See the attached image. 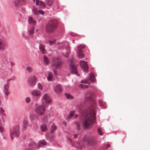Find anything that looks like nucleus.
Segmentation results:
<instances>
[{"label":"nucleus","mask_w":150,"mask_h":150,"mask_svg":"<svg viewBox=\"0 0 150 150\" xmlns=\"http://www.w3.org/2000/svg\"><path fill=\"white\" fill-rule=\"evenodd\" d=\"M96 109V105L94 103L83 112V115L85 119L83 125L85 128H91L93 124L95 122V115Z\"/></svg>","instance_id":"obj_1"},{"label":"nucleus","mask_w":150,"mask_h":150,"mask_svg":"<svg viewBox=\"0 0 150 150\" xmlns=\"http://www.w3.org/2000/svg\"><path fill=\"white\" fill-rule=\"evenodd\" d=\"M57 23L54 20L51 19L47 24L46 28V31L48 33L54 31L56 29Z\"/></svg>","instance_id":"obj_2"},{"label":"nucleus","mask_w":150,"mask_h":150,"mask_svg":"<svg viewBox=\"0 0 150 150\" xmlns=\"http://www.w3.org/2000/svg\"><path fill=\"white\" fill-rule=\"evenodd\" d=\"M63 63L61 58L59 57H54L52 58L51 63L52 66H54L56 68H60Z\"/></svg>","instance_id":"obj_3"},{"label":"nucleus","mask_w":150,"mask_h":150,"mask_svg":"<svg viewBox=\"0 0 150 150\" xmlns=\"http://www.w3.org/2000/svg\"><path fill=\"white\" fill-rule=\"evenodd\" d=\"M10 132L11 139L12 141L13 140L14 137H18L19 136L18 128V127L10 129Z\"/></svg>","instance_id":"obj_4"},{"label":"nucleus","mask_w":150,"mask_h":150,"mask_svg":"<svg viewBox=\"0 0 150 150\" xmlns=\"http://www.w3.org/2000/svg\"><path fill=\"white\" fill-rule=\"evenodd\" d=\"M15 79V77H13L8 79L7 80L6 83L4 85L3 91L6 96H8L10 93V92L8 91L9 87V81L11 80H14Z\"/></svg>","instance_id":"obj_5"},{"label":"nucleus","mask_w":150,"mask_h":150,"mask_svg":"<svg viewBox=\"0 0 150 150\" xmlns=\"http://www.w3.org/2000/svg\"><path fill=\"white\" fill-rule=\"evenodd\" d=\"M46 107V106H43L42 104L41 105H39L36 107L35 111L37 115H41L45 112V108Z\"/></svg>","instance_id":"obj_6"},{"label":"nucleus","mask_w":150,"mask_h":150,"mask_svg":"<svg viewBox=\"0 0 150 150\" xmlns=\"http://www.w3.org/2000/svg\"><path fill=\"white\" fill-rule=\"evenodd\" d=\"M42 104L44 106H47V103L51 102L50 98L47 93H45L42 98Z\"/></svg>","instance_id":"obj_7"},{"label":"nucleus","mask_w":150,"mask_h":150,"mask_svg":"<svg viewBox=\"0 0 150 150\" xmlns=\"http://www.w3.org/2000/svg\"><path fill=\"white\" fill-rule=\"evenodd\" d=\"M83 142L89 145L95 144L96 143V141L93 137H89L87 136H85L84 137Z\"/></svg>","instance_id":"obj_8"},{"label":"nucleus","mask_w":150,"mask_h":150,"mask_svg":"<svg viewBox=\"0 0 150 150\" xmlns=\"http://www.w3.org/2000/svg\"><path fill=\"white\" fill-rule=\"evenodd\" d=\"M31 95L35 100H38L40 98L41 95V92L40 91L38 90H33L32 91Z\"/></svg>","instance_id":"obj_9"},{"label":"nucleus","mask_w":150,"mask_h":150,"mask_svg":"<svg viewBox=\"0 0 150 150\" xmlns=\"http://www.w3.org/2000/svg\"><path fill=\"white\" fill-rule=\"evenodd\" d=\"M96 81V79L94 75L91 73L89 74V77L87 80H82L81 82L85 83H89L91 82H94Z\"/></svg>","instance_id":"obj_10"},{"label":"nucleus","mask_w":150,"mask_h":150,"mask_svg":"<svg viewBox=\"0 0 150 150\" xmlns=\"http://www.w3.org/2000/svg\"><path fill=\"white\" fill-rule=\"evenodd\" d=\"M80 65L83 71L85 72L88 71V67L87 62L83 60H81L80 62Z\"/></svg>","instance_id":"obj_11"},{"label":"nucleus","mask_w":150,"mask_h":150,"mask_svg":"<svg viewBox=\"0 0 150 150\" xmlns=\"http://www.w3.org/2000/svg\"><path fill=\"white\" fill-rule=\"evenodd\" d=\"M70 66L71 67V73L72 74H75L77 76H79V74L77 73V67L78 64H70Z\"/></svg>","instance_id":"obj_12"},{"label":"nucleus","mask_w":150,"mask_h":150,"mask_svg":"<svg viewBox=\"0 0 150 150\" xmlns=\"http://www.w3.org/2000/svg\"><path fill=\"white\" fill-rule=\"evenodd\" d=\"M37 80V78L35 76H33L29 77L28 82L31 86H33L35 85Z\"/></svg>","instance_id":"obj_13"},{"label":"nucleus","mask_w":150,"mask_h":150,"mask_svg":"<svg viewBox=\"0 0 150 150\" xmlns=\"http://www.w3.org/2000/svg\"><path fill=\"white\" fill-rule=\"evenodd\" d=\"M64 42H65V44L67 45L66 46H65V45H64V47H65L66 53L65 54H64L63 53V54L64 57H67L69 56V54L70 53V48L69 46L68 42L66 41H64Z\"/></svg>","instance_id":"obj_14"},{"label":"nucleus","mask_w":150,"mask_h":150,"mask_svg":"<svg viewBox=\"0 0 150 150\" xmlns=\"http://www.w3.org/2000/svg\"><path fill=\"white\" fill-rule=\"evenodd\" d=\"M54 90L56 93H58L62 91V88L61 85L58 84L54 87Z\"/></svg>","instance_id":"obj_15"},{"label":"nucleus","mask_w":150,"mask_h":150,"mask_svg":"<svg viewBox=\"0 0 150 150\" xmlns=\"http://www.w3.org/2000/svg\"><path fill=\"white\" fill-rule=\"evenodd\" d=\"M6 45V42L3 40H0V51H4Z\"/></svg>","instance_id":"obj_16"},{"label":"nucleus","mask_w":150,"mask_h":150,"mask_svg":"<svg viewBox=\"0 0 150 150\" xmlns=\"http://www.w3.org/2000/svg\"><path fill=\"white\" fill-rule=\"evenodd\" d=\"M28 23L32 25H34L36 24V21L32 16H30L28 17Z\"/></svg>","instance_id":"obj_17"},{"label":"nucleus","mask_w":150,"mask_h":150,"mask_svg":"<svg viewBox=\"0 0 150 150\" xmlns=\"http://www.w3.org/2000/svg\"><path fill=\"white\" fill-rule=\"evenodd\" d=\"M39 48L40 52L42 54H45L46 53L45 49V46L41 43H40Z\"/></svg>","instance_id":"obj_18"},{"label":"nucleus","mask_w":150,"mask_h":150,"mask_svg":"<svg viewBox=\"0 0 150 150\" xmlns=\"http://www.w3.org/2000/svg\"><path fill=\"white\" fill-rule=\"evenodd\" d=\"M94 96V93L92 92L89 91L86 94V98L88 100H92L93 99Z\"/></svg>","instance_id":"obj_19"},{"label":"nucleus","mask_w":150,"mask_h":150,"mask_svg":"<svg viewBox=\"0 0 150 150\" xmlns=\"http://www.w3.org/2000/svg\"><path fill=\"white\" fill-rule=\"evenodd\" d=\"M77 55L78 58L80 59H81L85 56L84 54L83 53L82 51H76Z\"/></svg>","instance_id":"obj_20"},{"label":"nucleus","mask_w":150,"mask_h":150,"mask_svg":"<svg viewBox=\"0 0 150 150\" xmlns=\"http://www.w3.org/2000/svg\"><path fill=\"white\" fill-rule=\"evenodd\" d=\"M30 119L33 122H36L38 119L36 116L33 115H31L30 116Z\"/></svg>","instance_id":"obj_21"},{"label":"nucleus","mask_w":150,"mask_h":150,"mask_svg":"<svg viewBox=\"0 0 150 150\" xmlns=\"http://www.w3.org/2000/svg\"><path fill=\"white\" fill-rule=\"evenodd\" d=\"M36 5H39L44 7H45L46 6V4L44 2L39 0H36Z\"/></svg>","instance_id":"obj_22"},{"label":"nucleus","mask_w":150,"mask_h":150,"mask_svg":"<svg viewBox=\"0 0 150 150\" xmlns=\"http://www.w3.org/2000/svg\"><path fill=\"white\" fill-rule=\"evenodd\" d=\"M46 144V142L44 140H41L38 142V146L42 147Z\"/></svg>","instance_id":"obj_23"},{"label":"nucleus","mask_w":150,"mask_h":150,"mask_svg":"<svg viewBox=\"0 0 150 150\" xmlns=\"http://www.w3.org/2000/svg\"><path fill=\"white\" fill-rule=\"evenodd\" d=\"M34 29V28L33 26L28 28L27 30L28 34L30 35H32L33 33Z\"/></svg>","instance_id":"obj_24"},{"label":"nucleus","mask_w":150,"mask_h":150,"mask_svg":"<svg viewBox=\"0 0 150 150\" xmlns=\"http://www.w3.org/2000/svg\"><path fill=\"white\" fill-rule=\"evenodd\" d=\"M28 126V122L26 120H24L23 121V128L24 129H26Z\"/></svg>","instance_id":"obj_25"},{"label":"nucleus","mask_w":150,"mask_h":150,"mask_svg":"<svg viewBox=\"0 0 150 150\" xmlns=\"http://www.w3.org/2000/svg\"><path fill=\"white\" fill-rule=\"evenodd\" d=\"M53 74L52 73L49 72L48 73V76L47 77V80L50 81H51L52 80Z\"/></svg>","instance_id":"obj_26"},{"label":"nucleus","mask_w":150,"mask_h":150,"mask_svg":"<svg viewBox=\"0 0 150 150\" xmlns=\"http://www.w3.org/2000/svg\"><path fill=\"white\" fill-rule=\"evenodd\" d=\"M43 60L44 62L46 65H47L48 64L49 62V59L45 56H44Z\"/></svg>","instance_id":"obj_27"},{"label":"nucleus","mask_w":150,"mask_h":150,"mask_svg":"<svg viewBox=\"0 0 150 150\" xmlns=\"http://www.w3.org/2000/svg\"><path fill=\"white\" fill-rule=\"evenodd\" d=\"M57 129V127L56 125H55L54 123H53L51 126V127L50 128L51 130V133H53L54 131L56 130Z\"/></svg>","instance_id":"obj_28"},{"label":"nucleus","mask_w":150,"mask_h":150,"mask_svg":"<svg viewBox=\"0 0 150 150\" xmlns=\"http://www.w3.org/2000/svg\"><path fill=\"white\" fill-rule=\"evenodd\" d=\"M3 60L4 64H8L10 62V59L9 58L6 57H4L3 58Z\"/></svg>","instance_id":"obj_29"},{"label":"nucleus","mask_w":150,"mask_h":150,"mask_svg":"<svg viewBox=\"0 0 150 150\" xmlns=\"http://www.w3.org/2000/svg\"><path fill=\"white\" fill-rule=\"evenodd\" d=\"M26 69L28 72L29 73H31L33 71L32 68L28 66L26 67Z\"/></svg>","instance_id":"obj_30"},{"label":"nucleus","mask_w":150,"mask_h":150,"mask_svg":"<svg viewBox=\"0 0 150 150\" xmlns=\"http://www.w3.org/2000/svg\"><path fill=\"white\" fill-rule=\"evenodd\" d=\"M41 129L42 132L45 131L47 129V127L46 125L43 124L41 126Z\"/></svg>","instance_id":"obj_31"},{"label":"nucleus","mask_w":150,"mask_h":150,"mask_svg":"<svg viewBox=\"0 0 150 150\" xmlns=\"http://www.w3.org/2000/svg\"><path fill=\"white\" fill-rule=\"evenodd\" d=\"M85 47V46L84 44H81L79 45L77 48L78 49V51H82L81 50L82 49L84 48Z\"/></svg>","instance_id":"obj_32"},{"label":"nucleus","mask_w":150,"mask_h":150,"mask_svg":"<svg viewBox=\"0 0 150 150\" xmlns=\"http://www.w3.org/2000/svg\"><path fill=\"white\" fill-rule=\"evenodd\" d=\"M53 0H46V2L49 6H50L52 5Z\"/></svg>","instance_id":"obj_33"},{"label":"nucleus","mask_w":150,"mask_h":150,"mask_svg":"<svg viewBox=\"0 0 150 150\" xmlns=\"http://www.w3.org/2000/svg\"><path fill=\"white\" fill-rule=\"evenodd\" d=\"M32 11L33 14L37 15L38 13V11L36 8L33 7L32 9Z\"/></svg>","instance_id":"obj_34"},{"label":"nucleus","mask_w":150,"mask_h":150,"mask_svg":"<svg viewBox=\"0 0 150 150\" xmlns=\"http://www.w3.org/2000/svg\"><path fill=\"white\" fill-rule=\"evenodd\" d=\"M65 96L67 99H71L73 98V97L72 96L67 93H65Z\"/></svg>","instance_id":"obj_35"},{"label":"nucleus","mask_w":150,"mask_h":150,"mask_svg":"<svg viewBox=\"0 0 150 150\" xmlns=\"http://www.w3.org/2000/svg\"><path fill=\"white\" fill-rule=\"evenodd\" d=\"M75 112L74 110L71 111L70 112L69 115L68 116V118H70L71 117H72L74 113Z\"/></svg>","instance_id":"obj_36"},{"label":"nucleus","mask_w":150,"mask_h":150,"mask_svg":"<svg viewBox=\"0 0 150 150\" xmlns=\"http://www.w3.org/2000/svg\"><path fill=\"white\" fill-rule=\"evenodd\" d=\"M56 41V40L55 39L53 40L50 41H49V44L50 45H53L55 43Z\"/></svg>","instance_id":"obj_37"},{"label":"nucleus","mask_w":150,"mask_h":150,"mask_svg":"<svg viewBox=\"0 0 150 150\" xmlns=\"http://www.w3.org/2000/svg\"><path fill=\"white\" fill-rule=\"evenodd\" d=\"M49 139L50 141H53L54 139V136L53 135H52L50 136L49 137Z\"/></svg>","instance_id":"obj_38"},{"label":"nucleus","mask_w":150,"mask_h":150,"mask_svg":"<svg viewBox=\"0 0 150 150\" xmlns=\"http://www.w3.org/2000/svg\"><path fill=\"white\" fill-rule=\"evenodd\" d=\"M38 87L39 89L40 90H42L43 89V87L42 84L40 83H38Z\"/></svg>","instance_id":"obj_39"},{"label":"nucleus","mask_w":150,"mask_h":150,"mask_svg":"<svg viewBox=\"0 0 150 150\" xmlns=\"http://www.w3.org/2000/svg\"><path fill=\"white\" fill-rule=\"evenodd\" d=\"M76 129L78 130H80L81 129L80 124L78 122L76 123Z\"/></svg>","instance_id":"obj_40"},{"label":"nucleus","mask_w":150,"mask_h":150,"mask_svg":"<svg viewBox=\"0 0 150 150\" xmlns=\"http://www.w3.org/2000/svg\"><path fill=\"white\" fill-rule=\"evenodd\" d=\"M80 86L82 88H87L88 87V85L86 84H81Z\"/></svg>","instance_id":"obj_41"},{"label":"nucleus","mask_w":150,"mask_h":150,"mask_svg":"<svg viewBox=\"0 0 150 150\" xmlns=\"http://www.w3.org/2000/svg\"><path fill=\"white\" fill-rule=\"evenodd\" d=\"M30 100V99L29 97H27L25 98V101L27 103H29Z\"/></svg>","instance_id":"obj_42"},{"label":"nucleus","mask_w":150,"mask_h":150,"mask_svg":"<svg viewBox=\"0 0 150 150\" xmlns=\"http://www.w3.org/2000/svg\"><path fill=\"white\" fill-rule=\"evenodd\" d=\"M47 119L46 116H44V118H42V121L43 122H45L47 121Z\"/></svg>","instance_id":"obj_43"},{"label":"nucleus","mask_w":150,"mask_h":150,"mask_svg":"<svg viewBox=\"0 0 150 150\" xmlns=\"http://www.w3.org/2000/svg\"><path fill=\"white\" fill-rule=\"evenodd\" d=\"M70 61L71 64H74L75 62V60L73 58H72L70 60Z\"/></svg>","instance_id":"obj_44"},{"label":"nucleus","mask_w":150,"mask_h":150,"mask_svg":"<svg viewBox=\"0 0 150 150\" xmlns=\"http://www.w3.org/2000/svg\"><path fill=\"white\" fill-rule=\"evenodd\" d=\"M98 132L99 134L100 135H102L103 134V133L99 129H98Z\"/></svg>","instance_id":"obj_45"},{"label":"nucleus","mask_w":150,"mask_h":150,"mask_svg":"<svg viewBox=\"0 0 150 150\" xmlns=\"http://www.w3.org/2000/svg\"><path fill=\"white\" fill-rule=\"evenodd\" d=\"M39 13L41 15H43L44 13V12L42 10H40L38 11V13Z\"/></svg>","instance_id":"obj_46"},{"label":"nucleus","mask_w":150,"mask_h":150,"mask_svg":"<svg viewBox=\"0 0 150 150\" xmlns=\"http://www.w3.org/2000/svg\"><path fill=\"white\" fill-rule=\"evenodd\" d=\"M35 144L34 142H32L31 143H30L28 144V146L29 147H32Z\"/></svg>","instance_id":"obj_47"},{"label":"nucleus","mask_w":150,"mask_h":150,"mask_svg":"<svg viewBox=\"0 0 150 150\" xmlns=\"http://www.w3.org/2000/svg\"><path fill=\"white\" fill-rule=\"evenodd\" d=\"M18 2H16V1H14V5L16 7H18Z\"/></svg>","instance_id":"obj_48"},{"label":"nucleus","mask_w":150,"mask_h":150,"mask_svg":"<svg viewBox=\"0 0 150 150\" xmlns=\"http://www.w3.org/2000/svg\"><path fill=\"white\" fill-rule=\"evenodd\" d=\"M69 34H70L72 36H74L76 35V34L72 32L69 33Z\"/></svg>","instance_id":"obj_49"},{"label":"nucleus","mask_w":150,"mask_h":150,"mask_svg":"<svg viewBox=\"0 0 150 150\" xmlns=\"http://www.w3.org/2000/svg\"><path fill=\"white\" fill-rule=\"evenodd\" d=\"M58 43V44L60 46V47L59 48V49H61V48H60V47H61V46L62 45H63V42H59Z\"/></svg>","instance_id":"obj_50"},{"label":"nucleus","mask_w":150,"mask_h":150,"mask_svg":"<svg viewBox=\"0 0 150 150\" xmlns=\"http://www.w3.org/2000/svg\"><path fill=\"white\" fill-rule=\"evenodd\" d=\"M21 11L23 13L25 12V9L24 7H22L21 8Z\"/></svg>","instance_id":"obj_51"},{"label":"nucleus","mask_w":150,"mask_h":150,"mask_svg":"<svg viewBox=\"0 0 150 150\" xmlns=\"http://www.w3.org/2000/svg\"><path fill=\"white\" fill-rule=\"evenodd\" d=\"M53 72H54V74L55 75V76H57V72H56V70L55 69H53Z\"/></svg>","instance_id":"obj_52"},{"label":"nucleus","mask_w":150,"mask_h":150,"mask_svg":"<svg viewBox=\"0 0 150 150\" xmlns=\"http://www.w3.org/2000/svg\"><path fill=\"white\" fill-rule=\"evenodd\" d=\"M4 130V129L3 127L0 126V132H2Z\"/></svg>","instance_id":"obj_53"},{"label":"nucleus","mask_w":150,"mask_h":150,"mask_svg":"<svg viewBox=\"0 0 150 150\" xmlns=\"http://www.w3.org/2000/svg\"><path fill=\"white\" fill-rule=\"evenodd\" d=\"M10 64L11 66H13L15 64V63L14 62H10Z\"/></svg>","instance_id":"obj_54"},{"label":"nucleus","mask_w":150,"mask_h":150,"mask_svg":"<svg viewBox=\"0 0 150 150\" xmlns=\"http://www.w3.org/2000/svg\"><path fill=\"white\" fill-rule=\"evenodd\" d=\"M24 150H33L30 148H26Z\"/></svg>","instance_id":"obj_55"},{"label":"nucleus","mask_w":150,"mask_h":150,"mask_svg":"<svg viewBox=\"0 0 150 150\" xmlns=\"http://www.w3.org/2000/svg\"><path fill=\"white\" fill-rule=\"evenodd\" d=\"M1 108V110L2 111V112H3L4 111V110L3 109V108Z\"/></svg>","instance_id":"obj_56"},{"label":"nucleus","mask_w":150,"mask_h":150,"mask_svg":"<svg viewBox=\"0 0 150 150\" xmlns=\"http://www.w3.org/2000/svg\"><path fill=\"white\" fill-rule=\"evenodd\" d=\"M77 136V134H75L74 135V138H76V137Z\"/></svg>","instance_id":"obj_57"},{"label":"nucleus","mask_w":150,"mask_h":150,"mask_svg":"<svg viewBox=\"0 0 150 150\" xmlns=\"http://www.w3.org/2000/svg\"><path fill=\"white\" fill-rule=\"evenodd\" d=\"M107 146L108 147H109L110 146L109 144H108Z\"/></svg>","instance_id":"obj_58"},{"label":"nucleus","mask_w":150,"mask_h":150,"mask_svg":"<svg viewBox=\"0 0 150 150\" xmlns=\"http://www.w3.org/2000/svg\"><path fill=\"white\" fill-rule=\"evenodd\" d=\"M78 116V114H76L75 115V117H76L77 116Z\"/></svg>","instance_id":"obj_59"},{"label":"nucleus","mask_w":150,"mask_h":150,"mask_svg":"<svg viewBox=\"0 0 150 150\" xmlns=\"http://www.w3.org/2000/svg\"><path fill=\"white\" fill-rule=\"evenodd\" d=\"M72 42H73V43H74V40H73Z\"/></svg>","instance_id":"obj_60"},{"label":"nucleus","mask_w":150,"mask_h":150,"mask_svg":"<svg viewBox=\"0 0 150 150\" xmlns=\"http://www.w3.org/2000/svg\"><path fill=\"white\" fill-rule=\"evenodd\" d=\"M24 35V33H22V35L23 36Z\"/></svg>","instance_id":"obj_61"},{"label":"nucleus","mask_w":150,"mask_h":150,"mask_svg":"<svg viewBox=\"0 0 150 150\" xmlns=\"http://www.w3.org/2000/svg\"><path fill=\"white\" fill-rule=\"evenodd\" d=\"M5 98H6V99H7V97H5Z\"/></svg>","instance_id":"obj_62"},{"label":"nucleus","mask_w":150,"mask_h":150,"mask_svg":"<svg viewBox=\"0 0 150 150\" xmlns=\"http://www.w3.org/2000/svg\"><path fill=\"white\" fill-rule=\"evenodd\" d=\"M35 0H33V1L35 2Z\"/></svg>","instance_id":"obj_63"},{"label":"nucleus","mask_w":150,"mask_h":150,"mask_svg":"<svg viewBox=\"0 0 150 150\" xmlns=\"http://www.w3.org/2000/svg\"><path fill=\"white\" fill-rule=\"evenodd\" d=\"M69 75H70V74H68V76H69Z\"/></svg>","instance_id":"obj_64"}]
</instances>
